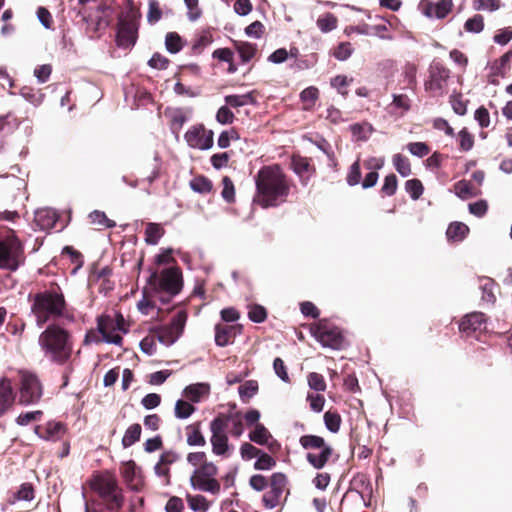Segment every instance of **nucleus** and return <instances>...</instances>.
Instances as JSON below:
<instances>
[{
  "mask_svg": "<svg viewBox=\"0 0 512 512\" xmlns=\"http://www.w3.org/2000/svg\"><path fill=\"white\" fill-rule=\"evenodd\" d=\"M15 394L10 380L2 378L0 380V416L13 404Z\"/></svg>",
  "mask_w": 512,
  "mask_h": 512,
  "instance_id": "nucleus-18",
  "label": "nucleus"
},
{
  "mask_svg": "<svg viewBox=\"0 0 512 512\" xmlns=\"http://www.w3.org/2000/svg\"><path fill=\"white\" fill-rule=\"evenodd\" d=\"M464 28L467 32L480 33L484 28V19L482 15L476 14L472 18H469L465 22Z\"/></svg>",
  "mask_w": 512,
  "mask_h": 512,
  "instance_id": "nucleus-47",
  "label": "nucleus"
},
{
  "mask_svg": "<svg viewBox=\"0 0 512 512\" xmlns=\"http://www.w3.org/2000/svg\"><path fill=\"white\" fill-rule=\"evenodd\" d=\"M187 444L189 446H204L206 441L200 431V424H192L186 427Z\"/></svg>",
  "mask_w": 512,
  "mask_h": 512,
  "instance_id": "nucleus-25",
  "label": "nucleus"
},
{
  "mask_svg": "<svg viewBox=\"0 0 512 512\" xmlns=\"http://www.w3.org/2000/svg\"><path fill=\"white\" fill-rule=\"evenodd\" d=\"M229 421L232 422L231 434L238 438L244 432V426L242 422V415L240 412L228 414Z\"/></svg>",
  "mask_w": 512,
  "mask_h": 512,
  "instance_id": "nucleus-46",
  "label": "nucleus"
},
{
  "mask_svg": "<svg viewBox=\"0 0 512 512\" xmlns=\"http://www.w3.org/2000/svg\"><path fill=\"white\" fill-rule=\"evenodd\" d=\"M352 52L351 44L349 42H342L335 48L333 56L340 61H345L351 56Z\"/></svg>",
  "mask_w": 512,
  "mask_h": 512,
  "instance_id": "nucleus-55",
  "label": "nucleus"
},
{
  "mask_svg": "<svg viewBox=\"0 0 512 512\" xmlns=\"http://www.w3.org/2000/svg\"><path fill=\"white\" fill-rule=\"evenodd\" d=\"M237 51L244 63L249 62L256 53V46L248 42H240L237 44Z\"/></svg>",
  "mask_w": 512,
  "mask_h": 512,
  "instance_id": "nucleus-41",
  "label": "nucleus"
},
{
  "mask_svg": "<svg viewBox=\"0 0 512 512\" xmlns=\"http://www.w3.org/2000/svg\"><path fill=\"white\" fill-rule=\"evenodd\" d=\"M38 344L44 355L58 364H64L72 353L69 332L57 324L46 327L39 335Z\"/></svg>",
  "mask_w": 512,
  "mask_h": 512,
  "instance_id": "nucleus-3",
  "label": "nucleus"
},
{
  "mask_svg": "<svg viewBox=\"0 0 512 512\" xmlns=\"http://www.w3.org/2000/svg\"><path fill=\"white\" fill-rule=\"evenodd\" d=\"M308 385L311 389L322 392L326 389V383L324 377L316 372H311L307 376Z\"/></svg>",
  "mask_w": 512,
  "mask_h": 512,
  "instance_id": "nucleus-49",
  "label": "nucleus"
},
{
  "mask_svg": "<svg viewBox=\"0 0 512 512\" xmlns=\"http://www.w3.org/2000/svg\"><path fill=\"white\" fill-rule=\"evenodd\" d=\"M196 408L189 402L179 399L176 401L174 412L175 417L178 419H187L189 418Z\"/></svg>",
  "mask_w": 512,
  "mask_h": 512,
  "instance_id": "nucleus-32",
  "label": "nucleus"
},
{
  "mask_svg": "<svg viewBox=\"0 0 512 512\" xmlns=\"http://www.w3.org/2000/svg\"><path fill=\"white\" fill-rule=\"evenodd\" d=\"M165 45L170 53H178L182 49L181 37L175 32H170L166 35Z\"/></svg>",
  "mask_w": 512,
  "mask_h": 512,
  "instance_id": "nucleus-42",
  "label": "nucleus"
},
{
  "mask_svg": "<svg viewBox=\"0 0 512 512\" xmlns=\"http://www.w3.org/2000/svg\"><path fill=\"white\" fill-rule=\"evenodd\" d=\"M353 137L359 141H365L373 132V127L369 123H356L350 126Z\"/></svg>",
  "mask_w": 512,
  "mask_h": 512,
  "instance_id": "nucleus-30",
  "label": "nucleus"
},
{
  "mask_svg": "<svg viewBox=\"0 0 512 512\" xmlns=\"http://www.w3.org/2000/svg\"><path fill=\"white\" fill-rule=\"evenodd\" d=\"M217 471V467L212 462H204L191 476V486L195 490L218 494L220 492V483L215 479Z\"/></svg>",
  "mask_w": 512,
  "mask_h": 512,
  "instance_id": "nucleus-7",
  "label": "nucleus"
},
{
  "mask_svg": "<svg viewBox=\"0 0 512 512\" xmlns=\"http://www.w3.org/2000/svg\"><path fill=\"white\" fill-rule=\"evenodd\" d=\"M381 190L388 196L394 195L397 190V177L394 174L387 175Z\"/></svg>",
  "mask_w": 512,
  "mask_h": 512,
  "instance_id": "nucleus-63",
  "label": "nucleus"
},
{
  "mask_svg": "<svg viewBox=\"0 0 512 512\" xmlns=\"http://www.w3.org/2000/svg\"><path fill=\"white\" fill-rule=\"evenodd\" d=\"M312 334L323 347L332 349H340L342 347L343 337L340 330L336 327H330L326 323H319L312 328Z\"/></svg>",
  "mask_w": 512,
  "mask_h": 512,
  "instance_id": "nucleus-13",
  "label": "nucleus"
},
{
  "mask_svg": "<svg viewBox=\"0 0 512 512\" xmlns=\"http://www.w3.org/2000/svg\"><path fill=\"white\" fill-rule=\"evenodd\" d=\"M212 451L218 456H228L230 449L227 435H212L210 438Z\"/></svg>",
  "mask_w": 512,
  "mask_h": 512,
  "instance_id": "nucleus-23",
  "label": "nucleus"
},
{
  "mask_svg": "<svg viewBox=\"0 0 512 512\" xmlns=\"http://www.w3.org/2000/svg\"><path fill=\"white\" fill-rule=\"evenodd\" d=\"M262 451L250 443H243L240 447L241 457L244 460H250L252 458L258 457Z\"/></svg>",
  "mask_w": 512,
  "mask_h": 512,
  "instance_id": "nucleus-64",
  "label": "nucleus"
},
{
  "mask_svg": "<svg viewBox=\"0 0 512 512\" xmlns=\"http://www.w3.org/2000/svg\"><path fill=\"white\" fill-rule=\"evenodd\" d=\"M361 179V170L359 160L355 161L349 169L347 175V183L349 186H356L360 183Z\"/></svg>",
  "mask_w": 512,
  "mask_h": 512,
  "instance_id": "nucleus-57",
  "label": "nucleus"
},
{
  "mask_svg": "<svg viewBox=\"0 0 512 512\" xmlns=\"http://www.w3.org/2000/svg\"><path fill=\"white\" fill-rule=\"evenodd\" d=\"M324 423L330 432L337 433L340 429L341 417L337 412L327 411L324 414Z\"/></svg>",
  "mask_w": 512,
  "mask_h": 512,
  "instance_id": "nucleus-40",
  "label": "nucleus"
},
{
  "mask_svg": "<svg viewBox=\"0 0 512 512\" xmlns=\"http://www.w3.org/2000/svg\"><path fill=\"white\" fill-rule=\"evenodd\" d=\"M317 27L323 33H328L337 27V18L331 14L326 13L317 20Z\"/></svg>",
  "mask_w": 512,
  "mask_h": 512,
  "instance_id": "nucleus-34",
  "label": "nucleus"
},
{
  "mask_svg": "<svg viewBox=\"0 0 512 512\" xmlns=\"http://www.w3.org/2000/svg\"><path fill=\"white\" fill-rule=\"evenodd\" d=\"M239 138V134L235 129L222 131L218 137V147L221 149L228 148L231 140H238Z\"/></svg>",
  "mask_w": 512,
  "mask_h": 512,
  "instance_id": "nucleus-50",
  "label": "nucleus"
},
{
  "mask_svg": "<svg viewBox=\"0 0 512 512\" xmlns=\"http://www.w3.org/2000/svg\"><path fill=\"white\" fill-rule=\"evenodd\" d=\"M210 391V386L207 383H196L187 386L183 394L187 397L191 402L198 403L201 401L202 397L208 395Z\"/></svg>",
  "mask_w": 512,
  "mask_h": 512,
  "instance_id": "nucleus-22",
  "label": "nucleus"
},
{
  "mask_svg": "<svg viewBox=\"0 0 512 512\" xmlns=\"http://www.w3.org/2000/svg\"><path fill=\"white\" fill-rule=\"evenodd\" d=\"M124 318L122 315H118L115 324L110 317L101 316L97 320V329L103 337V341L109 344L120 345L122 343V337L119 334L112 333L115 329L126 332L123 327Z\"/></svg>",
  "mask_w": 512,
  "mask_h": 512,
  "instance_id": "nucleus-14",
  "label": "nucleus"
},
{
  "mask_svg": "<svg viewBox=\"0 0 512 512\" xmlns=\"http://www.w3.org/2000/svg\"><path fill=\"white\" fill-rule=\"evenodd\" d=\"M469 232V227L462 222L451 223L446 231L448 239L462 241Z\"/></svg>",
  "mask_w": 512,
  "mask_h": 512,
  "instance_id": "nucleus-26",
  "label": "nucleus"
},
{
  "mask_svg": "<svg viewBox=\"0 0 512 512\" xmlns=\"http://www.w3.org/2000/svg\"><path fill=\"white\" fill-rule=\"evenodd\" d=\"M24 262V248L21 241L10 235L0 239V269L16 271Z\"/></svg>",
  "mask_w": 512,
  "mask_h": 512,
  "instance_id": "nucleus-4",
  "label": "nucleus"
},
{
  "mask_svg": "<svg viewBox=\"0 0 512 512\" xmlns=\"http://www.w3.org/2000/svg\"><path fill=\"white\" fill-rule=\"evenodd\" d=\"M184 139L191 148L209 150L214 143V132L207 130L203 124H197L188 129Z\"/></svg>",
  "mask_w": 512,
  "mask_h": 512,
  "instance_id": "nucleus-12",
  "label": "nucleus"
},
{
  "mask_svg": "<svg viewBox=\"0 0 512 512\" xmlns=\"http://www.w3.org/2000/svg\"><path fill=\"white\" fill-rule=\"evenodd\" d=\"M494 281L490 278H484L481 280L480 289L482 290V300L487 303H494L496 297L494 295Z\"/></svg>",
  "mask_w": 512,
  "mask_h": 512,
  "instance_id": "nucleus-38",
  "label": "nucleus"
},
{
  "mask_svg": "<svg viewBox=\"0 0 512 512\" xmlns=\"http://www.w3.org/2000/svg\"><path fill=\"white\" fill-rule=\"evenodd\" d=\"M190 187L194 192L206 194L212 189V182L204 176H199L190 181Z\"/></svg>",
  "mask_w": 512,
  "mask_h": 512,
  "instance_id": "nucleus-37",
  "label": "nucleus"
},
{
  "mask_svg": "<svg viewBox=\"0 0 512 512\" xmlns=\"http://www.w3.org/2000/svg\"><path fill=\"white\" fill-rule=\"evenodd\" d=\"M270 438L271 434L263 424L255 425L254 430L249 433L250 441L258 445H265Z\"/></svg>",
  "mask_w": 512,
  "mask_h": 512,
  "instance_id": "nucleus-27",
  "label": "nucleus"
},
{
  "mask_svg": "<svg viewBox=\"0 0 512 512\" xmlns=\"http://www.w3.org/2000/svg\"><path fill=\"white\" fill-rule=\"evenodd\" d=\"M393 165L396 171L402 177H407L411 174V166L409 160L402 154H395L393 156Z\"/></svg>",
  "mask_w": 512,
  "mask_h": 512,
  "instance_id": "nucleus-35",
  "label": "nucleus"
},
{
  "mask_svg": "<svg viewBox=\"0 0 512 512\" xmlns=\"http://www.w3.org/2000/svg\"><path fill=\"white\" fill-rule=\"evenodd\" d=\"M235 120L234 113L227 105L221 106L216 112V121L221 125L232 124Z\"/></svg>",
  "mask_w": 512,
  "mask_h": 512,
  "instance_id": "nucleus-45",
  "label": "nucleus"
},
{
  "mask_svg": "<svg viewBox=\"0 0 512 512\" xmlns=\"http://www.w3.org/2000/svg\"><path fill=\"white\" fill-rule=\"evenodd\" d=\"M248 317L251 321L255 323H262L265 321L267 317L266 309L258 304H253L249 306Z\"/></svg>",
  "mask_w": 512,
  "mask_h": 512,
  "instance_id": "nucleus-48",
  "label": "nucleus"
},
{
  "mask_svg": "<svg viewBox=\"0 0 512 512\" xmlns=\"http://www.w3.org/2000/svg\"><path fill=\"white\" fill-rule=\"evenodd\" d=\"M405 190L413 200H417L423 193V185L418 179H410L405 183Z\"/></svg>",
  "mask_w": 512,
  "mask_h": 512,
  "instance_id": "nucleus-43",
  "label": "nucleus"
},
{
  "mask_svg": "<svg viewBox=\"0 0 512 512\" xmlns=\"http://www.w3.org/2000/svg\"><path fill=\"white\" fill-rule=\"evenodd\" d=\"M28 299L31 303V315L35 318L38 328L65 316L66 301L59 288L29 294Z\"/></svg>",
  "mask_w": 512,
  "mask_h": 512,
  "instance_id": "nucleus-2",
  "label": "nucleus"
},
{
  "mask_svg": "<svg viewBox=\"0 0 512 512\" xmlns=\"http://www.w3.org/2000/svg\"><path fill=\"white\" fill-rule=\"evenodd\" d=\"M304 449H320L319 453H308L306 460L315 469H322L333 454V448L325 443L324 438L317 435H303L299 439Z\"/></svg>",
  "mask_w": 512,
  "mask_h": 512,
  "instance_id": "nucleus-5",
  "label": "nucleus"
},
{
  "mask_svg": "<svg viewBox=\"0 0 512 512\" xmlns=\"http://www.w3.org/2000/svg\"><path fill=\"white\" fill-rule=\"evenodd\" d=\"M58 214L51 208H42L35 211V224L40 230H49L55 227Z\"/></svg>",
  "mask_w": 512,
  "mask_h": 512,
  "instance_id": "nucleus-17",
  "label": "nucleus"
},
{
  "mask_svg": "<svg viewBox=\"0 0 512 512\" xmlns=\"http://www.w3.org/2000/svg\"><path fill=\"white\" fill-rule=\"evenodd\" d=\"M186 321L187 313L184 310L178 311L168 325L155 330L159 342L165 346L173 345L183 333Z\"/></svg>",
  "mask_w": 512,
  "mask_h": 512,
  "instance_id": "nucleus-10",
  "label": "nucleus"
},
{
  "mask_svg": "<svg viewBox=\"0 0 512 512\" xmlns=\"http://www.w3.org/2000/svg\"><path fill=\"white\" fill-rule=\"evenodd\" d=\"M291 166L293 171L301 178H304L310 171V162L305 157H293Z\"/></svg>",
  "mask_w": 512,
  "mask_h": 512,
  "instance_id": "nucleus-36",
  "label": "nucleus"
},
{
  "mask_svg": "<svg viewBox=\"0 0 512 512\" xmlns=\"http://www.w3.org/2000/svg\"><path fill=\"white\" fill-rule=\"evenodd\" d=\"M408 151L419 158H422L429 154L430 148L424 142H412L407 145Z\"/></svg>",
  "mask_w": 512,
  "mask_h": 512,
  "instance_id": "nucleus-56",
  "label": "nucleus"
},
{
  "mask_svg": "<svg viewBox=\"0 0 512 512\" xmlns=\"http://www.w3.org/2000/svg\"><path fill=\"white\" fill-rule=\"evenodd\" d=\"M91 486L106 501L108 510L114 511L121 508L123 497L118 491L117 482L114 478L97 476L94 478Z\"/></svg>",
  "mask_w": 512,
  "mask_h": 512,
  "instance_id": "nucleus-6",
  "label": "nucleus"
},
{
  "mask_svg": "<svg viewBox=\"0 0 512 512\" xmlns=\"http://www.w3.org/2000/svg\"><path fill=\"white\" fill-rule=\"evenodd\" d=\"M453 7L452 0H438L435 3L428 5L426 15L428 17H435L438 19L445 18Z\"/></svg>",
  "mask_w": 512,
  "mask_h": 512,
  "instance_id": "nucleus-21",
  "label": "nucleus"
},
{
  "mask_svg": "<svg viewBox=\"0 0 512 512\" xmlns=\"http://www.w3.org/2000/svg\"><path fill=\"white\" fill-rule=\"evenodd\" d=\"M138 17L133 11L119 20L117 30V44L120 47L127 48L133 46L137 39Z\"/></svg>",
  "mask_w": 512,
  "mask_h": 512,
  "instance_id": "nucleus-11",
  "label": "nucleus"
},
{
  "mask_svg": "<svg viewBox=\"0 0 512 512\" xmlns=\"http://www.w3.org/2000/svg\"><path fill=\"white\" fill-rule=\"evenodd\" d=\"M149 284L174 296L182 289V273L178 268L165 269L161 274L154 271L149 277Z\"/></svg>",
  "mask_w": 512,
  "mask_h": 512,
  "instance_id": "nucleus-8",
  "label": "nucleus"
},
{
  "mask_svg": "<svg viewBox=\"0 0 512 512\" xmlns=\"http://www.w3.org/2000/svg\"><path fill=\"white\" fill-rule=\"evenodd\" d=\"M187 502L191 510L195 512H205L208 509V503L202 495L187 494Z\"/></svg>",
  "mask_w": 512,
  "mask_h": 512,
  "instance_id": "nucleus-39",
  "label": "nucleus"
},
{
  "mask_svg": "<svg viewBox=\"0 0 512 512\" xmlns=\"http://www.w3.org/2000/svg\"><path fill=\"white\" fill-rule=\"evenodd\" d=\"M238 328L233 325L215 326V343L219 347H225L230 343V340L235 337Z\"/></svg>",
  "mask_w": 512,
  "mask_h": 512,
  "instance_id": "nucleus-20",
  "label": "nucleus"
},
{
  "mask_svg": "<svg viewBox=\"0 0 512 512\" xmlns=\"http://www.w3.org/2000/svg\"><path fill=\"white\" fill-rule=\"evenodd\" d=\"M459 329L467 336L486 329V316L482 312H472L463 317Z\"/></svg>",
  "mask_w": 512,
  "mask_h": 512,
  "instance_id": "nucleus-16",
  "label": "nucleus"
},
{
  "mask_svg": "<svg viewBox=\"0 0 512 512\" xmlns=\"http://www.w3.org/2000/svg\"><path fill=\"white\" fill-rule=\"evenodd\" d=\"M164 233L163 228L156 223H149L145 229V241L147 244L156 245Z\"/></svg>",
  "mask_w": 512,
  "mask_h": 512,
  "instance_id": "nucleus-29",
  "label": "nucleus"
},
{
  "mask_svg": "<svg viewBox=\"0 0 512 512\" xmlns=\"http://www.w3.org/2000/svg\"><path fill=\"white\" fill-rule=\"evenodd\" d=\"M184 3L188 9V19L190 21H196L201 17L202 11L199 8V0H184Z\"/></svg>",
  "mask_w": 512,
  "mask_h": 512,
  "instance_id": "nucleus-59",
  "label": "nucleus"
},
{
  "mask_svg": "<svg viewBox=\"0 0 512 512\" xmlns=\"http://www.w3.org/2000/svg\"><path fill=\"white\" fill-rule=\"evenodd\" d=\"M229 422L228 415H219L210 423V431L212 435H227L226 429Z\"/></svg>",
  "mask_w": 512,
  "mask_h": 512,
  "instance_id": "nucleus-33",
  "label": "nucleus"
},
{
  "mask_svg": "<svg viewBox=\"0 0 512 512\" xmlns=\"http://www.w3.org/2000/svg\"><path fill=\"white\" fill-rule=\"evenodd\" d=\"M239 395L242 399L252 398L258 392V383L255 380H248L238 388Z\"/></svg>",
  "mask_w": 512,
  "mask_h": 512,
  "instance_id": "nucleus-44",
  "label": "nucleus"
},
{
  "mask_svg": "<svg viewBox=\"0 0 512 512\" xmlns=\"http://www.w3.org/2000/svg\"><path fill=\"white\" fill-rule=\"evenodd\" d=\"M161 17L162 11L159 7V2L157 0H149L147 21L150 24H155L161 19Z\"/></svg>",
  "mask_w": 512,
  "mask_h": 512,
  "instance_id": "nucleus-52",
  "label": "nucleus"
},
{
  "mask_svg": "<svg viewBox=\"0 0 512 512\" xmlns=\"http://www.w3.org/2000/svg\"><path fill=\"white\" fill-rule=\"evenodd\" d=\"M141 435V426L139 424H133L127 428L122 438V445L127 448L135 444Z\"/></svg>",
  "mask_w": 512,
  "mask_h": 512,
  "instance_id": "nucleus-31",
  "label": "nucleus"
},
{
  "mask_svg": "<svg viewBox=\"0 0 512 512\" xmlns=\"http://www.w3.org/2000/svg\"><path fill=\"white\" fill-rule=\"evenodd\" d=\"M273 369L275 374L285 383L290 382V378L287 372V368L283 362V360L279 357L275 358L273 361Z\"/></svg>",
  "mask_w": 512,
  "mask_h": 512,
  "instance_id": "nucleus-62",
  "label": "nucleus"
},
{
  "mask_svg": "<svg viewBox=\"0 0 512 512\" xmlns=\"http://www.w3.org/2000/svg\"><path fill=\"white\" fill-rule=\"evenodd\" d=\"M276 465V461L267 453L261 452L254 464L256 470H270Z\"/></svg>",
  "mask_w": 512,
  "mask_h": 512,
  "instance_id": "nucleus-51",
  "label": "nucleus"
},
{
  "mask_svg": "<svg viewBox=\"0 0 512 512\" xmlns=\"http://www.w3.org/2000/svg\"><path fill=\"white\" fill-rule=\"evenodd\" d=\"M16 500L31 501L34 499V489L31 484L23 483L17 493L15 494Z\"/></svg>",
  "mask_w": 512,
  "mask_h": 512,
  "instance_id": "nucleus-61",
  "label": "nucleus"
},
{
  "mask_svg": "<svg viewBox=\"0 0 512 512\" xmlns=\"http://www.w3.org/2000/svg\"><path fill=\"white\" fill-rule=\"evenodd\" d=\"M226 105L233 108H239L248 104H254L255 99L252 92L242 95H227L224 98Z\"/></svg>",
  "mask_w": 512,
  "mask_h": 512,
  "instance_id": "nucleus-24",
  "label": "nucleus"
},
{
  "mask_svg": "<svg viewBox=\"0 0 512 512\" xmlns=\"http://www.w3.org/2000/svg\"><path fill=\"white\" fill-rule=\"evenodd\" d=\"M258 203L262 207L277 206L289 194V185L279 167L262 168L256 178Z\"/></svg>",
  "mask_w": 512,
  "mask_h": 512,
  "instance_id": "nucleus-1",
  "label": "nucleus"
},
{
  "mask_svg": "<svg viewBox=\"0 0 512 512\" xmlns=\"http://www.w3.org/2000/svg\"><path fill=\"white\" fill-rule=\"evenodd\" d=\"M15 394L10 380L2 378L0 380V416L13 404Z\"/></svg>",
  "mask_w": 512,
  "mask_h": 512,
  "instance_id": "nucleus-19",
  "label": "nucleus"
},
{
  "mask_svg": "<svg viewBox=\"0 0 512 512\" xmlns=\"http://www.w3.org/2000/svg\"><path fill=\"white\" fill-rule=\"evenodd\" d=\"M460 148L463 151H469L473 148L474 145V137L470 134L466 128H463L458 133Z\"/></svg>",
  "mask_w": 512,
  "mask_h": 512,
  "instance_id": "nucleus-58",
  "label": "nucleus"
},
{
  "mask_svg": "<svg viewBox=\"0 0 512 512\" xmlns=\"http://www.w3.org/2000/svg\"><path fill=\"white\" fill-rule=\"evenodd\" d=\"M18 125L16 117L10 113L0 117V132L11 133Z\"/></svg>",
  "mask_w": 512,
  "mask_h": 512,
  "instance_id": "nucleus-53",
  "label": "nucleus"
},
{
  "mask_svg": "<svg viewBox=\"0 0 512 512\" xmlns=\"http://www.w3.org/2000/svg\"><path fill=\"white\" fill-rule=\"evenodd\" d=\"M429 73V79L425 82L426 91L431 92L434 96L442 95L444 93L450 71L439 63H434L430 66Z\"/></svg>",
  "mask_w": 512,
  "mask_h": 512,
  "instance_id": "nucleus-15",
  "label": "nucleus"
},
{
  "mask_svg": "<svg viewBox=\"0 0 512 512\" xmlns=\"http://www.w3.org/2000/svg\"><path fill=\"white\" fill-rule=\"evenodd\" d=\"M137 467L133 461L126 462L121 467V474L127 483H133L136 477Z\"/></svg>",
  "mask_w": 512,
  "mask_h": 512,
  "instance_id": "nucleus-60",
  "label": "nucleus"
},
{
  "mask_svg": "<svg viewBox=\"0 0 512 512\" xmlns=\"http://www.w3.org/2000/svg\"><path fill=\"white\" fill-rule=\"evenodd\" d=\"M90 222L98 225L99 229L113 228L116 226L115 221L109 219L103 211L94 210L89 214Z\"/></svg>",
  "mask_w": 512,
  "mask_h": 512,
  "instance_id": "nucleus-28",
  "label": "nucleus"
},
{
  "mask_svg": "<svg viewBox=\"0 0 512 512\" xmlns=\"http://www.w3.org/2000/svg\"><path fill=\"white\" fill-rule=\"evenodd\" d=\"M222 184L223 190L221 192V195L223 199L228 203L233 202L235 198V188L232 180L226 176L222 179Z\"/></svg>",
  "mask_w": 512,
  "mask_h": 512,
  "instance_id": "nucleus-54",
  "label": "nucleus"
},
{
  "mask_svg": "<svg viewBox=\"0 0 512 512\" xmlns=\"http://www.w3.org/2000/svg\"><path fill=\"white\" fill-rule=\"evenodd\" d=\"M19 401L23 405L35 404L42 396V384L37 375L27 371H21Z\"/></svg>",
  "mask_w": 512,
  "mask_h": 512,
  "instance_id": "nucleus-9",
  "label": "nucleus"
}]
</instances>
